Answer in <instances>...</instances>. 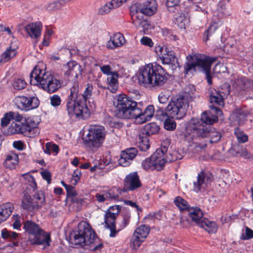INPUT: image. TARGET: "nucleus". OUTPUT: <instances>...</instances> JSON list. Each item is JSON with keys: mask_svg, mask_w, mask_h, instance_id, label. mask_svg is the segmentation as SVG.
<instances>
[{"mask_svg": "<svg viewBox=\"0 0 253 253\" xmlns=\"http://www.w3.org/2000/svg\"><path fill=\"white\" fill-rule=\"evenodd\" d=\"M136 76L138 84L145 87H158L167 80L164 69L160 65L152 64L140 67Z\"/></svg>", "mask_w": 253, "mask_h": 253, "instance_id": "f257e3e1", "label": "nucleus"}, {"mask_svg": "<svg viewBox=\"0 0 253 253\" xmlns=\"http://www.w3.org/2000/svg\"><path fill=\"white\" fill-rule=\"evenodd\" d=\"M9 112L12 121L17 122L11 124L8 128L9 133L22 134L29 137L36 136L40 133L38 127L39 122L37 117L26 118L17 112Z\"/></svg>", "mask_w": 253, "mask_h": 253, "instance_id": "f03ea898", "label": "nucleus"}, {"mask_svg": "<svg viewBox=\"0 0 253 253\" xmlns=\"http://www.w3.org/2000/svg\"><path fill=\"white\" fill-rule=\"evenodd\" d=\"M78 86H72L70 88V93L66 100V110L68 115L72 117H81L83 119H86L89 116V109L95 108L94 103L88 107L87 104L84 103L78 98Z\"/></svg>", "mask_w": 253, "mask_h": 253, "instance_id": "7ed1b4c3", "label": "nucleus"}, {"mask_svg": "<svg viewBox=\"0 0 253 253\" xmlns=\"http://www.w3.org/2000/svg\"><path fill=\"white\" fill-rule=\"evenodd\" d=\"M30 83L37 85L44 90L51 93L56 91L60 87L59 80L50 73L36 67L30 74Z\"/></svg>", "mask_w": 253, "mask_h": 253, "instance_id": "20e7f679", "label": "nucleus"}, {"mask_svg": "<svg viewBox=\"0 0 253 253\" xmlns=\"http://www.w3.org/2000/svg\"><path fill=\"white\" fill-rule=\"evenodd\" d=\"M186 132L188 133H192L193 136L206 138V142L210 143L217 142L221 137L220 133L214 128L203 125L197 119H192L189 122L186 127Z\"/></svg>", "mask_w": 253, "mask_h": 253, "instance_id": "39448f33", "label": "nucleus"}, {"mask_svg": "<svg viewBox=\"0 0 253 253\" xmlns=\"http://www.w3.org/2000/svg\"><path fill=\"white\" fill-rule=\"evenodd\" d=\"M23 229L31 245H42L43 249L49 246L51 241L49 234L42 230L38 224L27 220L23 222Z\"/></svg>", "mask_w": 253, "mask_h": 253, "instance_id": "423d86ee", "label": "nucleus"}, {"mask_svg": "<svg viewBox=\"0 0 253 253\" xmlns=\"http://www.w3.org/2000/svg\"><path fill=\"white\" fill-rule=\"evenodd\" d=\"M114 104L117 108L116 115L120 119H133L139 112L137 103L124 94L116 97Z\"/></svg>", "mask_w": 253, "mask_h": 253, "instance_id": "0eeeda50", "label": "nucleus"}, {"mask_svg": "<svg viewBox=\"0 0 253 253\" xmlns=\"http://www.w3.org/2000/svg\"><path fill=\"white\" fill-rule=\"evenodd\" d=\"M216 58H212L204 55H194L191 61H189L184 66L186 74L192 70L204 71L206 75L209 84H211V79L210 75L211 67L212 63L215 61Z\"/></svg>", "mask_w": 253, "mask_h": 253, "instance_id": "6e6552de", "label": "nucleus"}, {"mask_svg": "<svg viewBox=\"0 0 253 253\" xmlns=\"http://www.w3.org/2000/svg\"><path fill=\"white\" fill-rule=\"evenodd\" d=\"M107 132L105 127L102 126H91L83 138L84 143L88 147L98 148L102 146Z\"/></svg>", "mask_w": 253, "mask_h": 253, "instance_id": "1a4fd4ad", "label": "nucleus"}, {"mask_svg": "<svg viewBox=\"0 0 253 253\" xmlns=\"http://www.w3.org/2000/svg\"><path fill=\"white\" fill-rule=\"evenodd\" d=\"M188 106L187 98L185 96H179L171 99L166 110L171 118L180 119L185 115Z\"/></svg>", "mask_w": 253, "mask_h": 253, "instance_id": "9d476101", "label": "nucleus"}, {"mask_svg": "<svg viewBox=\"0 0 253 253\" xmlns=\"http://www.w3.org/2000/svg\"><path fill=\"white\" fill-rule=\"evenodd\" d=\"M95 234L90 225L86 221L80 222L78 230L74 235V241L76 245H86L93 242Z\"/></svg>", "mask_w": 253, "mask_h": 253, "instance_id": "9b49d317", "label": "nucleus"}, {"mask_svg": "<svg viewBox=\"0 0 253 253\" xmlns=\"http://www.w3.org/2000/svg\"><path fill=\"white\" fill-rule=\"evenodd\" d=\"M120 209L121 208L119 206H111L107 210L105 214V223L106 226L110 230V236L111 237H114L117 234L115 220Z\"/></svg>", "mask_w": 253, "mask_h": 253, "instance_id": "f8f14e48", "label": "nucleus"}, {"mask_svg": "<svg viewBox=\"0 0 253 253\" xmlns=\"http://www.w3.org/2000/svg\"><path fill=\"white\" fill-rule=\"evenodd\" d=\"M230 92V86L228 83H224L220 85L218 91L215 89L211 90L210 95L211 103H214L219 106L223 105V99L226 98Z\"/></svg>", "mask_w": 253, "mask_h": 253, "instance_id": "ddd939ff", "label": "nucleus"}, {"mask_svg": "<svg viewBox=\"0 0 253 253\" xmlns=\"http://www.w3.org/2000/svg\"><path fill=\"white\" fill-rule=\"evenodd\" d=\"M168 148L164 146L157 149L156 151L151 155V158L154 162L156 169L159 170L162 169L165 164L168 163L166 152Z\"/></svg>", "mask_w": 253, "mask_h": 253, "instance_id": "4468645a", "label": "nucleus"}, {"mask_svg": "<svg viewBox=\"0 0 253 253\" xmlns=\"http://www.w3.org/2000/svg\"><path fill=\"white\" fill-rule=\"evenodd\" d=\"M137 8L140 12L147 16H151L155 14L157 10V3L155 0H146L145 2L134 5L130 7V10L133 11Z\"/></svg>", "mask_w": 253, "mask_h": 253, "instance_id": "2eb2a0df", "label": "nucleus"}, {"mask_svg": "<svg viewBox=\"0 0 253 253\" xmlns=\"http://www.w3.org/2000/svg\"><path fill=\"white\" fill-rule=\"evenodd\" d=\"M141 186V183L137 172H130L126 175L124 183L125 191H133Z\"/></svg>", "mask_w": 253, "mask_h": 253, "instance_id": "dca6fc26", "label": "nucleus"}, {"mask_svg": "<svg viewBox=\"0 0 253 253\" xmlns=\"http://www.w3.org/2000/svg\"><path fill=\"white\" fill-rule=\"evenodd\" d=\"M155 51L163 64H171L174 62L175 56L173 51L167 46H156Z\"/></svg>", "mask_w": 253, "mask_h": 253, "instance_id": "f3484780", "label": "nucleus"}, {"mask_svg": "<svg viewBox=\"0 0 253 253\" xmlns=\"http://www.w3.org/2000/svg\"><path fill=\"white\" fill-rule=\"evenodd\" d=\"M62 70L66 77L72 76L76 78L81 75L82 72L81 66L75 61H70L64 64Z\"/></svg>", "mask_w": 253, "mask_h": 253, "instance_id": "a211bd4d", "label": "nucleus"}, {"mask_svg": "<svg viewBox=\"0 0 253 253\" xmlns=\"http://www.w3.org/2000/svg\"><path fill=\"white\" fill-rule=\"evenodd\" d=\"M137 154L135 148H130L123 151L119 159V164L123 167H127L132 163Z\"/></svg>", "mask_w": 253, "mask_h": 253, "instance_id": "6ab92c4d", "label": "nucleus"}, {"mask_svg": "<svg viewBox=\"0 0 253 253\" xmlns=\"http://www.w3.org/2000/svg\"><path fill=\"white\" fill-rule=\"evenodd\" d=\"M139 111L137 115H135L134 119L136 124H141L148 121L153 116L154 107L153 105H149L144 111L138 108Z\"/></svg>", "mask_w": 253, "mask_h": 253, "instance_id": "aec40b11", "label": "nucleus"}, {"mask_svg": "<svg viewBox=\"0 0 253 253\" xmlns=\"http://www.w3.org/2000/svg\"><path fill=\"white\" fill-rule=\"evenodd\" d=\"M212 177L203 172H200L196 181L194 182V190L198 192L202 189H204L211 181Z\"/></svg>", "mask_w": 253, "mask_h": 253, "instance_id": "412c9836", "label": "nucleus"}, {"mask_svg": "<svg viewBox=\"0 0 253 253\" xmlns=\"http://www.w3.org/2000/svg\"><path fill=\"white\" fill-rule=\"evenodd\" d=\"M249 115V111L246 110L245 108H238L234 111L231 116V118L239 125H242L246 121L247 117Z\"/></svg>", "mask_w": 253, "mask_h": 253, "instance_id": "4be33fe9", "label": "nucleus"}, {"mask_svg": "<svg viewBox=\"0 0 253 253\" xmlns=\"http://www.w3.org/2000/svg\"><path fill=\"white\" fill-rule=\"evenodd\" d=\"M42 25L41 23H32L27 25L24 29L31 38H38L41 36Z\"/></svg>", "mask_w": 253, "mask_h": 253, "instance_id": "5701e85b", "label": "nucleus"}, {"mask_svg": "<svg viewBox=\"0 0 253 253\" xmlns=\"http://www.w3.org/2000/svg\"><path fill=\"white\" fill-rule=\"evenodd\" d=\"M124 36L120 33H116L110 37V40L107 42V47L110 49H114L122 46L125 43Z\"/></svg>", "mask_w": 253, "mask_h": 253, "instance_id": "b1692460", "label": "nucleus"}, {"mask_svg": "<svg viewBox=\"0 0 253 253\" xmlns=\"http://www.w3.org/2000/svg\"><path fill=\"white\" fill-rule=\"evenodd\" d=\"M14 206L11 203H6L0 205V223L5 221L11 214Z\"/></svg>", "mask_w": 253, "mask_h": 253, "instance_id": "393cba45", "label": "nucleus"}, {"mask_svg": "<svg viewBox=\"0 0 253 253\" xmlns=\"http://www.w3.org/2000/svg\"><path fill=\"white\" fill-rule=\"evenodd\" d=\"M78 86V98L80 99L84 103L87 104L86 102H90V99L92 96L93 86L91 85L88 84L84 91V93H79V86L78 82H75L72 86H75V85Z\"/></svg>", "mask_w": 253, "mask_h": 253, "instance_id": "a878e982", "label": "nucleus"}, {"mask_svg": "<svg viewBox=\"0 0 253 253\" xmlns=\"http://www.w3.org/2000/svg\"><path fill=\"white\" fill-rule=\"evenodd\" d=\"M187 211L191 220L197 225L204 218L203 212L199 207H190Z\"/></svg>", "mask_w": 253, "mask_h": 253, "instance_id": "bb28decb", "label": "nucleus"}, {"mask_svg": "<svg viewBox=\"0 0 253 253\" xmlns=\"http://www.w3.org/2000/svg\"><path fill=\"white\" fill-rule=\"evenodd\" d=\"M18 156L13 152L8 154L5 159L4 166L10 169H15L18 165Z\"/></svg>", "mask_w": 253, "mask_h": 253, "instance_id": "cd10ccee", "label": "nucleus"}, {"mask_svg": "<svg viewBox=\"0 0 253 253\" xmlns=\"http://www.w3.org/2000/svg\"><path fill=\"white\" fill-rule=\"evenodd\" d=\"M21 207L28 211H38L33 198L28 194H25L22 200Z\"/></svg>", "mask_w": 253, "mask_h": 253, "instance_id": "c85d7f7f", "label": "nucleus"}, {"mask_svg": "<svg viewBox=\"0 0 253 253\" xmlns=\"http://www.w3.org/2000/svg\"><path fill=\"white\" fill-rule=\"evenodd\" d=\"M118 74L115 71L107 76L106 82L108 85V88L112 92H115L118 89Z\"/></svg>", "mask_w": 253, "mask_h": 253, "instance_id": "c756f323", "label": "nucleus"}, {"mask_svg": "<svg viewBox=\"0 0 253 253\" xmlns=\"http://www.w3.org/2000/svg\"><path fill=\"white\" fill-rule=\"evenodd\" d=\"M209 233H215L217 230V225L215 222L210 221L208 219L203 218L198 224Z\"/></svg>", "mask_w": 253, "mask_h": 253, "instance_id": "7c9ffc66", "label": "nucleus"}, {"mask_svg": "<svg viewBox=\"0 0 253 253\" xmlns=\"http://www.w3.org/2000/svg\"><path fill=\"white\" fill-rule=\"evenodd\" d=\"M175 24L181 29H185L189 22L188 13L186 11L179 13L175 16Z\"/></svg>", "mask_w": 253, "mask_h": 253, "instance_id": "2f4dec72", "label": "nucleus"}, {"mask_svg": "<svg viewBox=\"0 0 253 253\" xmlns=\"http://www.w3.org/2000/svg\"><path fill=\"white\" fill-rule=\"evenodd\" d=\"M137 142L139 148L143 151H146L149 148V140L144 133L140 134Z\"/></svg>", "mask_w": 253, "mask_h": 253, "instance_id": "473e14b6", "label": "nucleus"}, {"mask_svg": "<svg viewBox=\"0 0 253 253\" xmlns=\"http://www.w3.org/2000/svg\"><path fill=\"white\" fill-rule=\"evenodd\" d=\"M150 232V228L145 225H141L134 231L133 234L145 240Z\"/></svg>", "mask_w": 253, "mask_h": 253, "instance_id": "72a5a7b5", "label": "nucleus"}, {"mask_svg": "<svg viewBox=\"0 0 253 253\" xmlns=\"http://www.w3.org/2000/svg\"><path fill=\"white\" fill-rule=\"evenodd\" d=\"M33 200L37 210L43 206L45 203V196L43 192L39 191L33 195Z\"/></svg>", "mask_w": 253, "mask_h": 253, "instance_id": "f704fd0d", "label": "nucleus"}, {"mask_svg": "<svg viewBox=\"0 0 253 253\" xmlns=\"http://www.w3.org/2000/svg\"><path fill=\"white\" fill-rule=\"evenodd\" d=\"M166 156L168 162H171L181 159L184 156V152L181 149L173 150L168 154H166Z\"/></svg>", "mask_w": 253, "mask_h": 253, "instance_id": "c9c22d12", "label": "nucleus"}, {"mask_svg": "<svg viewBox=\"0 0 253 253\" xmlns=\"http://www.w3.org/2000/svg\"><path fill=\"white\" fill-rule=\"evenodd\" d=\"M203 125L212 124L217 120V117L207 112L203 113L201 115V120H198Z\"/></svg>", "mask_w": 253, "mask_h": 253, "instance_id": "e433bc0d", "label": "nucleus"}, {"mask_svg": "<svg viewBox=\"0 0 253 253\" xmlns=\"http://www.w3.org/2000/svg\"><path fill=\"white\" fill-rule=\"evenodd\" d=\"M130 11L132 13L131 18L132 23L136 27L143 20V16L142 15L143 14L140 12L137 8H134L133 11L131 10Z\"/></svg>", "mask_w": 253, "mask_h": 253, "instance_id": "4c0bfd02", "label": "nucleus"}, {"mask_svg": "<svg viewBox=\"0 0 253 253\" xmlns=\"http://www.w3.org/2000/svg\"><path fill=\"white\" fill-rule=\"evenodd\" d=\"M15 105L21 110H27L28 104V97L26 96H16L14 100Z\"/></svg>", "mask_w": 253, "mask_h": 253, "instance_id": "58836bf2", "label": "nucleus"}, {"mask_svg": "<svg viewBox=\"0 0 253 253\" xmlns=\"http://www.w3.org/2000/svg\"><path fill=\"white\" fill-rule=\"evenodd\" d=\"M159 130V126L155 123L147 124L144 128V133L146 135H150L157 133Z\"/></svg>", "mask_w": 253, "mask_h": 253, "instance_id": "ea45409f", "label": "nucleus"}, {"mask_svg": "<svg viewBox=\"0 0 253 253\" xmlns=\"http://www.w3.org/2000/svg\"><path fill=\"white\" fill-rule=\"evenodd\" d=\"M42 149L44 153L50 155L51 152L57 154L59 151V147L57 145L51 142H47L43 147Z\"/></svg>", "mask_w": 253, "mask_h": 253, "instance_id": "a19ab883", "label": "nucleus"}, {"mask_svg": "<svg viewBox=\"0 0 253 253\" xmlns=\"http://www.w3.org/2000/svg\"><path fill=\"white\" fill-rule=\"evenodd\" d=\"M1 236L3 239L11 241L12 240L16 239L18 236V234L15 232L9 231L5 228L1 230Z\"/></svg>", "mask_w": 253, "mask_h": 253, "instance_id": "79ce46f5", "label": "nucleus"}, {"mask_svg": "<svg viewBox=\"0 0 253 253\" xmlns=\"http://www.w3.org/2000/svg\"><path fill=\"white\" fill-rule=\"evenodd\" d=\"M174 202L175 205L180 211H187L188 209L190 208L187 202L180 197H176Z\"/></svg>", "mask_w": 253, "mask_h": 253, "instance_id": "37998d69", "label": "nucleus"}, {"mask_svg": "<svg viewBox=\"0 0 253 253\" xmlns=\"http://www.w3.org/2000/svg\"><path fill=\"white\" fill-rule=\"evenodd\" d=\"M16 54V51L15 49H11L10 47L7 48L4 52H3L1 55V60L6 62L9 61L11 58L13 57Z\"/></svg>", "mask_w": 253, "mask_h": 253, "instance_id": "c03bdc74", "label": "nucleus"}, {"mask_svg": "<svg viewBox=\"0 0 253 253\" xmlns=\"http://www.w3.org/2000/svg\"><path fill=\"white\" fill-rule=\"evenodd\" d=\"M151 158V156L143 160L142 162V167L146 170H153L156 169V167L154 164V162Z\"/></svg>", "mask_w": 253, "mask_h": 253, "instance_id": "a18cd8bd", "label": "nucleus"}, {"mask_svg": "<svg viewBox=\"0 0 253 253\" xmlns=\"http://www.w3.org/2000/svg\"><path fill=\"white\" fill-rule=\"evenodd\" d=\"M144 241V240L133 234L130 239V247L132 249L136 250L140 246L142 242Z\"/></svg>", "mask_w": 253, "mask_h": 253, "instance_id": "49530a36", "label": "nucleus"}, {"mask_svg": "<svg viewBox=\"0 0 253 253\" xmlns=\"http://www.w3.org/2000/svg\"><path fill=\"white\" fill-rule=\"evenodd\" d=\"M237 140L240 143H245L248 141V137L242 130L239 128H236L234 130Z\"/></svg>", "mask_w": 253, "mask_h": 253, "instance_id": "de8ad7c7", "label": "nucleus"}, {"mask_svg": "<svg viewBox=\"0 0 253 253\" xmlns=\"http://www.w3.org/2000/svg\"><path fill=\"white\" fill-rule=\"evenodd\" d=\"M28 104L27 106V110L37 108L40 104L39 99L35 96L28 97Z\"/></svg>", "mask_w": 253, "mask_h": 253, "instance_id": "09e8293b", "label": "nucleus"}, {"mask_svg": "<svg viewBox=\"0 0 253 253\" xmlns=\"http://www.w3.org/2000/svg\"><path fill=\"white\" fill-rule=\"evenodd\" d=\"M246 84H248L250 86L253 87V81L247 80L243 78L235 79L234 81L233 85H235L236 86H241L242 85H246Z\"/></svg>", "mask_w": 253, "mask_h": 253, "instance_id": "8fccbe9b", "label": "nucleus"}, {"mask_svg": "<svg viewBox=\"0 0 253 253\" xmlns=\"http://www.w3.org/2000/svg\"><path fill=\"white\" fill-rule=\"evenodd\" d=\"M217 29V23L216 22H213L209 27L206 32L205 33L204 40L205 42L209 40V36L213 34L216 30Z\"/></svg>", "mask_w": 253, "mask_h": 253, "instance_id": "3c124183", "label": "nucleus"}, {"mask_svg": "<svg viewBox=\"0 0 253 253\" xmlns=\"http://www.w3.org/2000/svg\"><path fill=\"white\" fill-rule=\"evenodd\" d=\"M170 116L165 120L164 125L165 128L169 130H173L176 127V123Z\"/></svg>", "mask_w": 253, "mask_h": 253, "instance_id": "603ef678", "label": "nucleus"}, {"mask_svg": "<svg viewBox=\"0 0 253 253\" xmlns=\"http://www.w3.org/2000/svg\"><path fill=\"white\" fill-rule=\"evenodd\" d=\"M181 0H167V5L169 11L174 12V8L177 9L179 7V4Z\"/></svg>", "mask_w": 253, "mask_h": 253, "instance_id": "864d4df0", "label": "nucleus"}, {"mask_svg": "<svg viewBox=\"0 0 253 253\" xmlns=\"http://www.w3.org/2000/svg\"><path fill=\"white\" fill-rule=\"evenodd\" d=\"M22 176L28 182L29 186H30L33 190H35L37 188V184L36 183L34 177L27 173L22 174Z\"/></svg>", "mask_w": 253, "mask_h": 253, "instance_id": "5fc2aeb1", "label": "nucleus"}, {"mask_svg": "<svg viewBox=\"0 0 253 253\" xmlns=\"http://www.w3.org/2000/svg\"><path fill=\"white\" fill-rule=\"evenodd\" d=\"M26 86V82L22 79H17L14 80L13 83V87L17 90L23 89Z\"/></svg>", "mask_w": 253, "mask_h": 253, "instance_id": "6e6d98bb", "label": "nucleus"}, {"mask_svg": "<svg viewBox=\"0 0 253 253\" xmlns=\"http://www.w3.org/2000/svg\"><path fill=\"white\" fill-rule=\"evenodd\" d=\"M131 215L130 213L128 212H126L123 215V219L122 221V224L121 226V228L117 230V233L122 229L126 227L129 223L130 221Z\"/></svg>", "mask_w": 253, "mask_h": 253, "instance_id": "4d7b16f0", "label": "nucleus"}, {"mask_svg": "<svg viewBox=\"0 0 253 253\" xmlns=\"http://www.w3.org/2000/svg\"><path fill=\"white\" fill-rule=\"evenodd\" d=\"M112 9H113V8L112 7V4L109 2L101 7L99 9L98 13L101 15L105 14L109 12Z\"/></svg>", "mask_w": 253, "mask_h": 253, "instance_id": "13d9d810", "label": "nucleus"}, {"mask_svg": "<svg viewBox=\"0 0 253 253\" xmlns=\"http://www.w3.org/2000/svg\"><path fill=\"white\" fill-rule=\"evenodd\" d=\"M169 97L168 91H164L160 93L158 96L159 101L160 103L166 104L168 101Z\"/></svg>", "mask_w": 253, "mask_h": 253, "instance_id": "bf43d9fd", "label": "nucleus"}, {"mask_svg": "<svg viewBox=\"0 0 253 253\" xmlns=\"http://www.w3.org/2000/svg\"><path fill=\"white\" fill-rule=\"evenodd\" d=\"M50 104L52 106L57 107L60 105L61 102V99L59 95L54 94L50 97Z\"/></svg>", "mask_w": 253, "mask_h": 253, "instance_id": "052dcab7", "label": "nucleus"}, {"mask_svg": "<svg viewBox=\"0 0 253 253\" xmlns=\"http://www.w3.org/2000/svg\"><path fill=\"white\" fill-rule=\"evenodd\" d=\"M13 223H12V227L14 229H20L21 226V217L18 215H13L12 216Z\"/></svg>", "mask_w": 253, "mask_h": 253, "instance_id": "680f3d73", "label": "nucleus"}, {"mask_svg": "<svg viewBox=\"0 0 253 253\" xmlns=\"http://www.w3.org/2000/svg\"><path fill=\"white\" fill-rule=\"evenodd\" d=\"M10 121H12V119L10 112L6 113L1 119V126L2 127L6 126Z\"/></svg>", "mask_w": 253, "mask_h": 253, "instance_id": "e2e57ef3", "label": "nucleus"}, {"mask_svg": "<svg viewBox=\"0 0 253 253\" xmlns=\"http://www.w3.org/2000/svg\"><path fill=\"white\" fill-rule=\"evenodd\" d=\"M81 174V171L79 169H77L74 170L71 179V182L73 184L76 185L77 183L80 178Z\"/></svg>", "mask_w": 253, "mask_h": 253, "instance_id": "0e129e2a", "label": "nucleus"}, {"mask_svg": "<svg viewBox=\"0 0 253 253\" xmlns=\"http://www.w3.org/2000/svg\"><path fill=\"white\" fill-rule=\"evenodd\" d=\"M169 115L167 113L164 112L163 111H157L156 115V117L160 120L161 121L165 122L166 120L168 119Z\"/></svg>", "mask_w": 253, "mask_h": 253, "instance_id": "69168bd1", "label": "nucleus"}, {"mask_svg": "<svg viewBox=\"0 0 253 253\" xmlns=\"http://www.w3.org/2000/svg\"><path fill=\"white\" fill-rule=\"evenodd\" d=\"M253 238V230L248 227H246L245 233L243 234L242 239L244 240H248Z\"/></svg>", "mask_w": 253, "mask_h": 253, "instance_id": "338daca9", "label": "nucleus"}, {"mask_svg": "<svg viewBox=\"0 0 253 253\" xmlns=\"http://www.w3.org/2000/svg\"><path fill=\"white\" fill-rule=\"evenodd\" d=\"M140 42L142 44L149 47L153 46V42L151 39L147 37H143L140 40Z\"/></svg>", "mask_w": 253, "mask_h": 253, "instance_id": "774afa93", "label": "nucleus"}]
</instances>
